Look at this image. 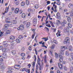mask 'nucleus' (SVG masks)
<instances>
[{
  "label": "nucleus",
  "instance_id": "nucleus-50",
  "mask_svg": "<svg viewBox=\"0 0 73 73\" xmlns=\"http://www.w3.org/2000/svg\"><path fill=\"white\" fill-rule=\"evenodd\" d=\"M64 24H66V21L65 20H63Z\"/></svg>",
  "mask_w": 73,
  "mask_h": 73
},
{
  "label": "nucleus",
  "instance_id": "nucleus-12",
  "mask_svg": "<svg viewBox=\"0 0 73 73\" xmlns=\"http://www.w3.org/2000/svg\"><path fill=\"white\" fill-rule=\"evenodd\" d=\"M11 31H12V30H7V33L5 34V35H7V34H10V33H11Z\"/></svg>",
  "mask_w": 73,
  "mask_h": 73
},
{
  "label": "nucleus",
  "instance_id": "nucleus-45",
  "mask_svg": "<svg viewBox=\"0 0 73 73\" xmlns=\"http://www.w3.org/2000/svg\"><path fill=\"white\" fill-rule=\"evenodd\" d=\"M10 40H14L15 39V37H10Z\"/></svg>",
  "mask_w": 73,
  "mask_h": 73
},
{
  "label": "nucleus",
  "instance_id": "nucleus-31",
  "mask_svg": "<svg viewBox=\"0 0 73 73\" xmlns=\"http://www.w3.org/2000/svg\"><path fill=\"white\" fill-rule=\"evenodd\" d=\"M64 54V53H63V51H62L60 52V53L59 54V56H62V55H63Z\"/></svg>",
  "mask_w": 73,
  "mask_h": 73
},
{
  "label": "nucleus",
  "instance_id": "nucleus-58",
  "mask_svg": "<svg viewBox=\"0 0 73 73\" xmlns=\"http://www.w3.org/2000/svg\"><path fill=\"white\" fill-rule=\"evenodd\" d=\"M45 29H47V30H48V31H49V28H47L46 27H45Z\"/></svg>",
  "mask_w": 73,
  "mask_h": 73
},
{
  "label": "nucleus",
  "instance_id": "nucleus-6",
  "mask_svg": "<svg viewBox=\"0 0 73 73\" xmlns=\"http://www.w3.org/2000/svg\"><path fill=\"white\" fill-rule=\"evenodd\" d=\"M10 19H9L8 18L6 19V23H9V24H10L9 25H12V23L11 22H10Z\"/></svg>",
  "mask_w": 73,
  "mask_h": 73
},
{
  "label": "nucleus",
  "instance_id": "nucleus-33",
  "mask_svg": "<svg viewBox=\"0 0 73 73\" xmlns=\"http://www.w3.org/2000/svg\"><path fill=\"white\" fill-rule=\"evenodd\" d=\"M4 27L5 28H7V27H9V25L6 24L5 25Z\"/></svg>",
  "mask_w": 73,
  "mask_h": 73
},
{
  "label": "nucleus",
  "instance_id": "nucleus-19",
  "mask_svg": "<svg viewBox=\"0 0 73 73\" xmlns=\"http://www.w3.org/2000/svg\"><path fill=\"white\" fill-rule=\"evenodd\" d=\"M16 66H17V67H19V68H20V65L16 64L15 66L14 67V68H15V69H18V68H16Z\"/></svg>",
  "mask_w": 73,
  "mask_h": 73
},
{
  "label": "nucleus",
  "instance_id": "nucleus-40",
  "mask_svg": "<svg viewBox=\"0 0 73 73\" xmlns=\"http://www.w3.org/2000/svg\"><path fill=\"white\" fill-rule=\"evenodd\" d=\"M2 52L3 53H4L6 50V49H5L4 48H3L2 49Z\"/></svg>",
  "mask_w": 73,
  "mask_h": 73
},
{
  "label": "nucleus",
  "instance_id": "nucleus-4",
  "mask_svg": "<svg viewBox=\"0 0 73 73\" xmlns=\"http://www.w3.org/2000/svg\"><path fill=\"white\" fill-rule=\"evenodd\" d=\"M34 58H35L34 61L35 62H33L32 63V64L33 65V67L35 66V62H36V55H34Z\"/></svg>",
  "mask_w": 73,
  "mask_h": 73
},
{
  "label": "nucleus",
  "instance_id": "nucleus-37",
  "mask_svg": "<svg viewBox=\"0 0 73 73\" xmlns=\"http://www.w3.org/2000/svg\"><path fill=\"white\" fill-rule=\"evenodd\" d=\"M26 3L27 5H29V2L28 0H26Z\"/></svg>",
  "mask_w": 73,
  "mask_h": 73
},
{
  "label": "nucleus",
  "instance_id": "nucleus-53",
  "mask_svg": "<svg viewBox=\"0 0 73 73\" xmlns=\"http://www.w3.org/2000/svg\"><path fill=\"white\" fill-rule=\"evenodd\" d=\"M28 66L29 68H31V65L30 64H29L28 65Z\"/></svg>",
  "mask_w": 73,
  "mask_h": 73
},
{
  "label": "nucleus",
  "instance_id": "nucleus-47",
  "mask_svg": "<svg viewBox=\"0 0 73 73\" xmlns=\"http://www.w3.org/2000/svg\"><path fill=\"white\" fill-rule=\"evenodd\" d=\"M7 73H12V71L11 70H9L7 71Z\"/></svg>",
  "mask_w": 73,
  "mask_h": 73
},
{
  "label": "nucleus",
  "instance_id": "nucleus-5",
  "mask_svg": "<svg viewBox=\"0 0 73 73\" xmlns=\"http://www.w3.org/2000/svg\"><path fill=\"white\" fill-rule=\"evenodd\" d=\"M60 33H61V31L60 30H58L57 33H56L57 37L60 36L61 35H60Z\"/></svg>",
  "mask_w": 73,
  "mask_h": 73
},
{
  "label": "nucleus",
  "instance_id": "nucleus-17",
  "mask_svg": "<svg viewBox=\"0 0 73 73\" xmlns=\"http://www.w3.org/2000/svg\"><path fill=\"white\" fill-rule=\"evenodd\" d=\"M33 23L34 24H37V19H34L33 20Z\"/></svg>",
  "mask_w": 73,
  "mask_h": 73
},
{
  "label": "nucleus",
  "instance_id": "nucleus-49",
  "mask_svg": "<svg viewBox=\"0 0 73 73\" xmlns=\"http://www.w3.org/2000/svg\"><path fill=\"white\" fill-rule=\"evenodd\" d=\"M19 39L20 40H22L23 38V37H19Z\"/></svg>",
  "mask_w": 73,
  "mask_h": 73
},
{
  "label": "nucleus",
  "instance_id": "nucleus-61",
  "mask_svg": "<svg viewBox=\"0 0 73 73\" xmlns=\"http://www.w3.org/2000/svg\"><path fill=\"white\" fill-rule=\"evenodd\" d=\"M63 11L64 12H67V11H68V10L66 9H64Z\"/></svg>",
  "mask_w": 73,
  "mask_h": 73
},
{
  "label": "nucleus",
  "instance_id": "nucleus-24",
  "mask_svg": "<svg viewBox=\"0 0 73 73\" xmlns=\"http://www.w3.org/2000/svg\"><path fill=\"white\" fill-rule=\"evenodd\" d=\"M53 7H54V9H55V12H57V9H56V8H57V6L55 5L54 4V5H53Z\"/></svg>",
  "mask_w": 73,
  "mask_h": 73
},
{
  "label": "nucleus",
  "instance_id": "nucleus-15",
  "mask_svg": "<svg viewBox=\"0 0 73 73\" xmlns=\"http://www.w3.org/2000/svg\"><path fill=\"white\" fill-rule=\"evenodd\" d=\"M3 44L4 45L5 47H7V46H8V45H9V44L8 43H5V42L3 43Z\"/></svg>",
  "mask_w": 73,
  "mask_h": 73
},
{
  "label": "nucleus",
  "instance_id": "nucleus-51",
  "mask_svg": "<svg viewBox=\"0 0 73 73\" xmlns=\"http://www.w3.org/2000/svg\"><path fill=\"white\" fill-rule=\"evenodd\" d=\"M64 69L65 70H67V68L65 66L64 67Z\"/></svg>",
  "mask_w": 73,
  "mask_h": 73
},
{
  "label": "nucleus",
  "instance_id": "nucleus-29",
  "mask_svg": "<svg viewBox=\"0 0 73 73\" xmlns=\"http://www.w3.org/2000/svg\"><path fill=\"white\" fill-rule=\"evenodd\" d=\"M70 71L71 72H73V67L71 66L70 68Z\"/></svg>",
  "mask_w": 73,
  "mask_h": 73
},
{
  "label": "nucleus",
  "instance_id": "nucleus-42",
  "mask_svg": "<svg viewBox=\"0 0 73 73\" xmlns=\"http://www.w3.org/2000/svg\"><path fill=\"white\" fill-rule=\"evenodd\" d=\"M50 25H51L52 27H53V28L55 27V26H54V24H53V23H52Z\"/></svg>",
  "mask_w": 73,
  "mask_h": 73
},
{
  "label": "nucleus",
  "instance_id": "nucleus-14",
  "mask_svg": "<svg viewBox=\"0 0 73 73\" xmlns=\"http://www.w3.org/2000/svg\"><path fill=\"white\" fill-rule=\"evenodd\" d=\"M61 50L62 52H64L65 49V46H62L61 48Z\"/></svg>",
  "mask_w": 73,
  "mask_h": 73
},
{
  "label": "nucleus",
  "instance_id": "nucleus-2",
  "mask_svg": "<svg viewBox=\"0 0 73 73\" xmlns=\"http://www.w3.org/2000/svg\"><path fill=\"white\" fill-rule=\"evenodd\" d=\"M17 30L19 31L21 30V31H23L24 29V27L23 25H21L19 26V27L17 29Z\"/></svg>",
  "mask_w": 73,
  "mask_h": 73
},
{
  "label": "nucleus",
  "instance_id": "nucleus-62",
  "mask_svg": "<svg viewBox=\"0 0 73 73\" xmlns=\"http://www.w3.org/2000/svg\"><path fill=\"white\" fill-rule=\"evenodd\" d=\"M0 61L2 62L3 61V59L1 58H0Z\"/></svg>",
  "mask_w": 73,
  "mask_h": 73
},
{
  "label": "nucleus",
  "instance_id": "nucleus-10",
  "mask_svg": "<svg viewBox=\"0 0 73 73\" xmlns=\"http://www.w3.org/2000/svg\"><path fill=\"white\" fill-rule=\"evenodd\" d=\"M2 57L4 58H6L7 57V55L6 53H4L2 54Z\"/></svg>",
  "mask_w": 73,
  "mask_h": 73
},
{
  "label": "nucleus",
  "instance_id": "nucleus-30",
  "mask_svg": "<svg viewBox=\"0 0 73 73\" xmlns=\"http://www.w3.org/2000/svg\"><path fill=\"white\" fill-rule=\"evenodd\" d=\"M25 71L28 73H30V70L28 69H26L25 70Z\"/></svg>",
  "mask_w": 73,
  "mask_h": 73
},
{
  "label": "nucleus",
  "instance_id": "nucleus-8",
  "mask_svg": "<svg viewBox=\"0 0 73 73\" xmlns=\"http://www.w3.org/2000/svg\"><path fill=\"white\" fill-rule=\"evenodd\" d=\"M56 16L58 19H59V20H60V19H61V17H60V13H57Z\"/></svg>",
  "mask_w": 73,
  "mask_h": 73
},
{
  "label": "nucleus",
  "instance_id": "nucleus-35",
  "mask_svg": "<svg viewBox=\"0 0 73 73\" xmlns=\"http://www.w3.org/2000/svg\"><path fill=\"white\" fill-rule=\"evenodd\" d=\"M11 53H12L14 55L15 54H16V51L14 50H12L11 51Z\"/></svg>",
  "mask_w": 73,
  "mask_h": 73
},
{
  "label": "nucleus",
  "instance_id": "nucleus-43",
  "mask_svg": "<svg viewBox=\"0 0 73 73\" xmlns=\"http://www.w3.org/2000/svg\"><path fill=\"white\" fill-rule=\"evenodd\" d=\"M68 25L69 27V28H72V25H71V24H70L68 23Z\"/></svg>",
  "mask_w": 73,
  "mask_h": 73
},
{
  "label": "nucleus",
  "instance_id": "nucleus-32",
  "mask_svg": "<svg viewBox=\"0 0 73 73\" xmlns=\"http://www.w3.org/2000/svg\"><path fill=\"white\" fill-rule=\"evenodd\" d=\"M66 56H68L69 55V53L68 51H66Z\"/></svg>",
  "mask_w": 73,
  "mask_h": 73
},
{
  "label": "nucleus",
  "instance_id": "nucleus-57",
  "mask_svg": "<svg viewBox=\"0 0 73 73\" xmlns=\"http://www.w3.org/2000/svg\"><path fill=\"white\" fill-rule=\"evenodd\" d=\"M39 70H41V69H42V67H41V66H39Z\"/></svg>",
  "mask_w": 73,
  "mask_h": 73
},
{
  "label": "nucleus",
  "instance_id": "nucleus-64",
  "mask_svg": "<svg viewBox=\"0 0 73 73\" xmlns=\"http://www.w3.org/2000/svg\"><path fill=\"white\" fill-rule=\"evenodd\" d=\"M53 32H55L56 31V30L55 29H53Z\"/></svg>",
  "mask_w": 73,
  "mask_h": 73
},
{
  "label": "nucleus",
  "instance_id": "nucleus-60",
  "mask_svg": "<svg viewBox=\"0 0 73 73\" xmlns=\"http://www.w3.org/2000/svg\"><path fill=\"white\" fill-rule=\"evenodd\" d=\"M24 49H25V48H24L23 47L22 48V49H21L22 51H24Z\"/></svg>",
  "mask_w": 73,
  "mask_h": 73
},
{
  "label": "nucleus",
  "instance_id": "nucleus-25",
  "mask_svg": "<svg viewBox=\"0 0 73 73\" xmlns=\"http://www.w3.org/2000/svg\"><path fill=\"white\" fill-rule=\"evenodd\" d=\"M22 17L23 19H24L25 17V14L24 13H23L22 14Z\"/></svg>",
  "mask_w": 73,
  "mask_h": 73
},
{
  "label": "nucleus",
  "instance_id": "nucleus-34",
  "mask_svg": "<svg viewBox=\"0 0 73 73\" xmlns=\"http://www.w3.org/2000/svg\"><path fill=\"white\" fill-rule=\"evenodd\" d=\"M16 41L17 43H20V40L19 39H17Z\"/></svg>",
  "mask_w": 73,
  "mask_h": 73
},
{
  "label": "nucleus",
  "instance_id": "nucleus-11",
  "mask_svg": "<svg viewBox=\"0 0 73 73\" xmlns=\"http://www.w3.org/2000/svg\"><path fill=\"white\" fill-rule=\"evenodd\" d=\"M30 25H31V23L29 22H28L26 24V27L27 28H28L29 27V26H30Z\"/></svg>",
  "mask_w": 73,
  "mask_h": 73
},
{
  "label": "nucleus",
  "instance_id": "nucleus-20",
  "mask_svg": "<svg viewBox=\"0 0 73 73\" xmlns=\"http://www.w3.org/2000/svg\"><path fill=\"white\" fill-rule=\"evenodd\" d=\"M57 3H56L57 5H60V1L59 0H57Z\"/></svg>",
  "mask_w": 73,
  "mask_h": 73
},
{
  "label": "nucleus",
  "instance_id": "nucleus-1",
  "mask_svg": "<svg viewBox=\"0 0 73 73\" xmlns=\"http://www.w3.org/2000/svg\"><path fill=\"white\" fill-rule=\"evenodd\" d=\"M63 42L64 44H66V45L69 44V37H66L63 41Z\"/></svg>",
  "mask_w": 73,
  "mask_h": 73
},
{
  "label": "nucleus",
  "instance_id": "nucleus-27",
  "mask_svg": "<svg viewBox=\"0 0 73 73\" xmlns=\"http://www.w3.org/2000/svg\"><path fill=\"white\" fill-rule=\"evenodd\" d=\"M67 21L69 22V23H70L71 21V19L70 18L68 17L67 18Z\"/></svg>",
  "mask_w": 73,
  "mask_h": 73
},
{
  "label": "nucleus",
  "instance_id": "nucleus-56",
  "mask_svg": "<svg viewBox=\"0 0 73 73\" xmlns=\"http://www.w3.org/2000/svg\"><path fill=\"white\" fill-rule=\"evenodd\" d=\"M50 2L49 1H47V4H50Z\"/></svg>",
  "mask_w": 73,
  "mask_h": 73
},
{
  "label": "nucleus",
  "instance_id": "nucleus-48",
  "mask_svg": "<svg viewBox=\"0 0 73 73\" xmlns=\"http://www.w3.org/2000/svg\"><path fill=\"white\" fill-rule=\"evenodd\" d=\"M35 54H36V55H37V51L36 50V48L35 49Z\"/></svg>",
  "mask_w": 73,
  "mask_h": 73
},
{
  "label": "nucleus",
  "instance_id": "nucleus-26",
  "mask_svg": "<svg viewBox=\"0 0 73 73\" xmlns=\"http://www.w3.org/2000/svg\"><path fill=\"white\" fill-rule=\"evenodd\" d=\"M13 24H17V21L15 20H14L13 21Z\"/></svg>",
  "mask_w": 73,
  "mask_h": 73
},
{
  "label": "nucleus",
  "instance_id": "nucleus-16",
  "mask_svg": "<svg viewBox=\"0 0 73 73\" xmlns=\"http://www.w3.org/2000/svg\"><path fill=\"white\" fill-rule=\"evenodd\" d=\"M56 25H57L58 26L59 25V24H61V22H60V21L59 20H56Z\"/></svg>",
  "mask_w": 73,
  "mask_h": 73
},
{
  "label": "nucleus",
  "instance_id": "nucleus-28",
  "mask_svg": "<svg viewBox=\"0 0 73 73\" xmlns=\"http://www.w3.org/2000/svg\"><path fill=\"white\" fill-rule=\"evenodd\" d=\"M14 46V44L12 43H11V48L12 49L13 48V47Z\"/></svg>",
  "mask_w": 73,
  "mask_h": 73
},
{
  "label": "nucleus",
  "instance_id": "nucleus-7",
  "mask_svg": "<svg viewBox=\"0 0 73 73\" xmlns=\"http://www.w3.org/2000/svg\"><path fill=\"white\" fill-rule=\"evenodd\" d=\"M68 7L70 9H73V4L72 3H70L68 5Z\"/></svg>",
  "mask_w": 73,
  "mask_h": 73
},
{
  "label": "nucleus",
  "instance_id": "nucleus-59",
  "mask_svg": "<svg viewBox=\"0 0 73 73\" xmlns=\"http://www.w3.org/2000/svg\"><path fill=\"white\" fill-rule=\"evenodd\" d=\"M31 46H30L29 47V50H31Z\"/></svg>",
  "mask_w": 73,
  "mask_h": 73
},
{
  "label": "nucleus",
  "instance_id": "nucleus-46",
  "mask_svg": "<svg viewBox=\"0 0 73 73\" xmlns=\"http://www.w3.org/2000/svg\"><path fill=\"white\" fill-rule=\"evenodd\" d=\"M54 42L56 44H57L58 43L57 42L56 40H54Z\"/></svg>",
  "mask_w": 73,
  "mask_h": 73
},
{
  "label": "nucleus",
  "instance_id": "nucleus-41",
  "mask_svg": "<svg viewBox=\"0 0 73 73\" xmlns=\"http://www.w3.org/2000/svg\"><path fill=\"white\" fill-rule=\"evenodd\" d=\"M54 47H55V45L54 44H53L51 47V49H54Z\"/></svg>",
  "mask_w": 73,
  "mask_h": 73
},
{
  "label": "nucleus",
  "instance_id": "nucleus-63",
  "mask_svg": "<svg viewBox=\"0 0 73 73\" xmlns=\"http://www.w3.org/2000/svg\"><path fill=\"white\" fill-rule=\"evenodd\" d=\"M52 59H51L50 60V63H52Z\"/></svg>",
  "mask_w": 73,
  "mask_h": 73
},
{
  "label": "nucleus",
  "instance_id": "nucleus-22",
  "mask_svg": "<svg viewBox=\"0 0 73 73\" xmlns=\"http://www.w3.org/2000/svg\"><path fill=\"white\" fill-rule=\"evenodd\" d=\"M3 66H4V64L2 62H0V67L2 68L3 67Z\"/></svg>",
  "mask_w": 73,
  "mask_h": 73
},
{
  "label": "nucleus",
  "instance_id": "nucleus-3",
  "mask_svg": "<svg viewBox=\"0 0 73 73\" xmlns=\"http://www.w3.org/2000/svg\"><path fill=\"white\" fill-rule=\"evenodd\" d=\"M59 57L60 58L59 59V62H62L63 61V60H62V59L63 58V56L59 55Z\"/></svg>",
  "mask_w": 73,
  "mask_h": 73
},
{
  "label": "nucleus",
  "instance_id": "nucleus-54",
  "mask_svg": "<svg viewBox=\"0 0 73 73\" xmlns=\"http://www.w3.org/2000/svg\"><path fill=\"white\" fill-rule=\"evenodd\" d=\"M8 7H7L5 9L6 11H7V12H8Z\"/></svg>",
  "mask_w": 73,
  "mask_h": 73
},
{
  "label": "nucleus",
  "instance_id": "nucleus-38",
  "mask_svg": "<svg viewBox=\"0 0 73 73\" xmlns=\"http://www.w3.org/2000/svg\"><path fill=\"white\" fill-rule=\"evenodd\" d=\"M21 55L22 57H24V56H25V54L24 53H21Z\"/></svg>",
  "mask_w": 73,
  "mask_h": 73
},
{
  "label": "nucleus",
  "instance_id": "nucleus-13",
  "mask_svg": "<svg viewBox=\"0 0 73 73\" xmlns=\"http://www.w3.org/2000/svg\"><path fill=\"white\" fill-rule=\"evenodd\" d=\"M19 11V8H17L15 10V13H18V12Z\"/></svg>",
  "mask_w": 73,
  "mask_h": 73
},
{
  "label": "nucleus",
  "instance_id": "nucleus-44",
  "mask_svg": "<svg viewBox=\"0 0 73 73\" xmlns=\"http://www.w3.org/2000/svg\"><path fill=\"white\" fill-rule=\"evenodd\" d=\"M35 8H36V9H37V8H38V5H35Z\"/></svg>",
  "mask_w": 73,
  "mask_h": 73
},
{
  "label": "nucleus",
  "instance_id": "nucleus-39",
  "mask_svg": "<svg viewBox=\"0 0 73 73\" xmlns=\"http://www.w3.org/2000/svg\"><path fill=\"white\" fill-rule=\"evenodd\" d=\"M46 25V27H48V28H50V27H51V26H50V24H49L48 25Z\"/></svg>",
  "mask_w": 73,
  "mask_h": 73
},
{
  "label": "nucleus",
  "instance_id": "nucleus-36",
  "mask_svg": "<svg viewBox=\"0 0 73 73\" xmlns=\"http://www.w3.org/2000/svg\"><path fill=\"white\" fill-rule=\"evenodd\" d=\"M55 54L56 58H58V54H57V53H56Z\"/></svg>",
  "mask_w": 73,
  "mask_h": 73
},
{
  "label": "nucleus",
  "instance_id": "nucleus-21",
  "mask_svg": "<svg viewBox=\"0 0 73 73\" xmlns=\"http://www.w3.org/2000/svg\"><path fill=\"white\" fill-rule=\"evenodd\" d=\"M21 4L22 7H23L25 5V2H21Z\"/></svg>",
  "mask_w": 73,
  "mask_h": 73
},
{
  "label": "nucleus",
  "instance_id": "nucleus-9",
  "mask_svg": "<svg viewBox=\"0 0 73 73\" xmlns=\"http://www.w3.org/2000/svg\"><path fill=\"white\" fill-rule=\"evenodd\" d=\"M58 65L60 69L62 70V69H63V67H62V65L61 64V63H58Z\"/></svg>",
  "mask_w": 73,
  "mask_h": 73
},
{
  "label": "nucleus",
  "instance_id": "nucleus-52",
  "mask_svg": "<svg viewBox=\"0 0 73 73\" xmlns=\"http://www.w3.org/2000/svg\"><path fill=\"white\" fill-rule=\"evenodd\" d=\"M27 11L29 12H30L31 11V10L30 9H28L27 10Z\"/></svg>",
  "mask_w": 73,
  "mask_h": 73
},
{
  "label": "nucleus",
  "instance_id": "nucleus-55",
  "mask_svg": "<svg viewBox=\"0 0 73 73\" xmlns=\"http://www.w3.org/2000/svg\"><path fill=\"white\" fill-rule=\"evenodd\" d=\"M25 69H26V68H23L22 70V72L25 71Z\"/></svg>",
  "mask_w": 73,
  "mask_h": 73
},
{
  "label": "nucleus",
  "instance_id": "nucleus-18",
  "mask_svg": "<svg viewBox=\"0 0 73 73\" xmlns=\"http://www.w3.org/2000/svg\"><path fill=\"white\" fill-rule=\"evenodd\" d=\"M69 49L70 51L71 52H72V51H73V48L71 46H69Z\"/></svg>",
  "mask_w": 73,
  "mask_h": 73
},
{
  "label": "nucleus",
  "instance_id": "nucleus-23",
  "mask_svg": "<svg viewBox=\"0 0 73 73\" xmlns=\"http://www.w3.org/2000/svg\"><path fill=\"white\" fill-rule=\"evenodd\" d=\"M65 29L66 32H69V28L68 27H67Z\"/></svg>",
  "mask_w": 73,
  "mask_h": 73
}]
</instances>
